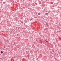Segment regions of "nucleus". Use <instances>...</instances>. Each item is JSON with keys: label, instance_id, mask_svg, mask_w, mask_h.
Masks as SVG:
<instances>
[{"label": "nucleus", "instance_id": "nucleus-6", "mask_svg": "<svg viewBox=\"0 0 61 61\" xmlns=\"http://www.w3.org/2000/svg\"><path fill=\"white\" fill-rule=\"evenodd\" d=\"M0 1H3V0H0Z\"/></svg>", "mask_w": 61, "mask_h": 61}, {"label": "nucleus", "instance_id": "nucleus-3", "mask_svg": "<svg viewBox=\"0 0 61 61\" xmlns=\"http://www.w3.org/2000/svg\"><path fill=\"white\" fill-rule=\"evenodd\" d=\"M40 41L41 42H42V40H40Z\"/></svg>", "mask_w": 61, "mask_h": 61}, {"label": "nucleus", "instance_id": "nucleus-8", "mask_svg": "<svg viewBox=\"0 0 61 61\" xmlns=\"http://www.w3.org/2000/svg\"><path fill=\"white\" fill-rule=\"evenodd\" d=\"M22 23H23V22H22Z\"/></svg>", "mask_w": 61, "mask_h": 61}, {"label": "nucleus", "instance_id": "nucleus-1", "mask_svg": "<svg viewBox=\"0 0 61 61\" xmlns=\"http://www.w3.org/2000/svg\"><path fill=\"white\" fill-rule=\"evenodd\" d=\"M45 14L46 15H48V14L47 13H45Z\"/></svg>", "mask_w": 61, "mask_h": 61}, {"label": "nucleus", "instance_id": "nucleus-5", "mask_svg": "<svg viewBox=\"0 0 61 61\" xmlns=\"http://www.w3.org/2000/svg\"><path fill=\"white\" fill-rule=\"evenodd\" d=\"M38 15H40V13H38Z\"/></svg>", "mask_w": 61, "mask_h": 61}, {"label": "nucleus", "instance_id": "nucleus-2", "mask_svg": "<svg viewBox=\"0 0 61 61\" xmlns=\"http://www.w3.org/2000/svg\"><path fill=\"white\" fill-rule=\"evenodd\" d=\"M47 29L46 28H45V29H44V30H47Z\"/></svg>", "mask_w": 61, "mask_h": 61}, {"label": "nucleus", "instance_id": "nucleus-7", "mask_svg": "<svg viewBox=\"0 0 61 61\" xmlns=\"http://www.w3.org/2000/svg\"><path fill=\"white\" fill-rule=\"evenodd\" d=\"M56 24L57 25V23H56Z\"/></svg>", "mask_w": 61, "mask_h": 61}, {"label": "nucleus", "instance_id": "nucleus-4", "mask_svg": "<svg viewBox=\"0 0 61 61\" xmlns=\"http://www.w3.org/2000/svg\"><path fill=\"white\" fill-rule=\"evenodd\" d=\"M1 53H3V51H1Z\"/></svg>", "mask_w": 61, "mask_h": 61}]
</instances>
